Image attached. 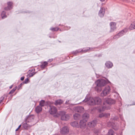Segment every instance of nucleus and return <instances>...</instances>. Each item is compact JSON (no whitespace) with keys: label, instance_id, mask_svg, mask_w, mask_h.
Returning a JSON list of instances; mask_svg holds the SVG:
<instances>
[{"label":"nucleus","instance_id":"nucleus-1","mask_svg":"<svg viewBox=\"0 0 135 135\" xmlns=\"http://www.w3.org/2000/svg\"><path fill=\"white\" fill-rule=\"evenodd\" d=\"M105 103L109 105L114 104L115 101L114 99L109 98H107L105 99V102L104 103V105L101 107L98 108V111L99 112H101L105 110L109 109L110 108V106L108 105H105Z\"/></svg>","mask_w":135,"mask_h":135},{"label":"nucleus","instance_id":"nucleus-2","mask_svg":"<svg viewBox=\"0 0 135 135\" xmlns=\"http://www.w3.org/2000/svg\"><path fill=\"white\" fill-rule=\"evenodd\" d=\"M95 83L96 85L95 89L98 92H99L101 90L100 87L105 85L107 84V82L104 79L98 80L95 82Z\"/></svg>","mask_w":135,"mask_h":135},{"label":"nucleus","instance_id":"nucleus-3","mask_svg":"<svg viewBox=\"0 0 135 135\" xmlns=\"http://www.w3.org/2000/svg\"><path fill=\"white\" fill-rule=\"evenodd\" d=\"M83 101L84 102H87V103L89 105H93L95 104L94 98L92 97H89L88 95L86 97L84 100Z\"/></svg>","mask_w":135,"mask_h":135},{"label":"nucleus","instance_id":"nucleus-4","mask_svg":"<svg viewBox=\"0 0 135 135\" xmlns=\"http://www.w3.org/2000/svg\"><path fill=\"white\" fill-rule=\"evenodd\" d=\"M111 91V89L109 86L105 87L103 89L101 93V95L102 97L105 96L109 94Z\"/></svg>","mask_w":135,"mask_h":135},{"label":"nucleus","instance_id":"nucleus-5","mask_svg":"<svg viewBox=\"0 0 135 135\" xmlns=\"http://www.w3.org/2000/svg\"><path fill=\"white\" fill-rule=\"evenodd\" d=\"M128 29L126 28L122 30L119 33L115 35L113 37L114 39H116L118 38L121 36H123L127 32Z\"/></svg>","mask_w":135,"mask_h":135},{"label":"nucleus","instance_id":"nucleus-6","mask_svg":"<svg viewBox=\"0 0 135 135\" xmlns=\"http://www.w3.org/2000/svg\"><path fill=\"white\" fill-rule=\"evenodd\" d=\"M61 116V119L63 120H67L70 118L69 115L66 114V112L64 111L61 112L60 113Z\"/></svg>","mask_w":135,"mask_h":135},{"label":"nucleus","instance_id":"nucleus-7","mask_svg":"<svg viewBox=\"0 0 135 135\" xmlns=\"http://www.w3.org/2000/svg\"><path fill=\"white\" fill-rule=\"evenodd\" d=\"M108 127H111L112 128L115 130H117L118 128V127L117 124L112 121V119L110 120V121L107 124Z\"/></svg>","mask_w":135,"mask_h":135},{"label":"nucleus","instance_id":"nucleus-8","mask_svg":"<svg viewBox=\"0 0 135 135\" xmlns=\"http://www.w3.org/2000/svg\"><path fill=\"white\" fill-rule=\"evenodd\" d=\"M49 112L51 114H56L57 112V110L56 108L53 106H49Z\"/></svg>","mask_w":135,"mask_h":135},{"label":"nucleus","instance_id":"nucleus-9","mask_svg":"<svg viewBox=\"0 0 135 135\" xmlns=\"http://www.w3.org/2000/svg\"><path fill=\"white\" fill-rule=\"evenodd\" d=\"M110 32L114 31L116 28V23L114 22H112L110 23Z\"/></svg>","mask_w":135,"mask_h":135},{"label":"nucleus","instance_id":"nucleus-10","mask_svg":"<svg viewBox=\"0 0 135 135\" xmlns=\"http://www.w3.org/2000/svg\"><path fill=\"white\" fill-rule=\"evenodd\" d=\"M86 120L82 119L80 121V128H83L85 127L86 125Z\"/></svg>","mask_w":135,"mask_h":135},{"label":"nucleus","instance_id":"nucleus-11","mask_svg":"<svg viewBox=\"0 0 135 135\" xmlns=\"http://www.w3.org/2000/svg\"><path fill=\"white\" fill-rule=\"evenodd\" d=\"M97 121L96 120H94L88 123V126L90 127H93L96 125Z\"/></svg>","mask_w":135,"mask_h":135},{"label":"nucleus","instance_id":"nucleus-12","mask_svg":"<svg viewBox=\"0 0 135 135\" xmlns=\"http://www.w3.org/2000/svg\"><path fill=\"white\" fill-rule=\"evenodd\" d=\"M69 129L68 127L65 126L63 127L60 131L61 133L62 134H66L68 133Z\"/></svg>","mask_w":135,"mask_h":135},{"label":"nucleus","instance_id":"nucleus-13","mask_svg":"<svg viewBox=\"0 0 135 135\" xmlns=\"http://www.w3.org/2000/svg\"><path fill=\"white\" fill-rule=\"evenodd\" d=\"M105 12V9L103 7L101 8L99 12V16L101 17H103L104 16Z\"/></svg>","mask_w":135,"mask_h":135},{"label":"nucleus","instance_id":"nucleus-14","mask_svg":"<svg viewBox=\"0 0 135 135\" xmlns=\"http://www.w3.org/2000/svg\"><path fill=\"white\" fill-rule=\"evenodd\" d=\"M34 117L33 115L28 116L26 119L25 120V121L27 122H30L33 121Z\"/></svg>","mask_w":135,"mask_h":135},{"label":"nucleus","instance_id":"nucleus-15","mask_svg":"<svg viewBox=\"0 0 135 135\" xmlns=\"http://www.w3.org/2000/svg\"><path fill=\"white\" fill-rule=\"evenodd\" d=\"M105 65L108 69L112 68L113 65L112 63L109 61H107L105 63Z\"/></svg>","mask_w":135,"mask_h":135},{"label":"nucleus","instance_id":"nucleus-16","mask_svg":"<svg viewBox=\"0 0 135 135\" xmlns=\"http://www.w3.org/2000/svg\"><path fill=\"white\" fill-rule=\"evenodd\" d=\"M95 104H100L102 102L101 99L99 97H97L94 98Z\"/></svg>","mask_w":135,"mask_h":135},{"label":"nucleus","instance_id":"nucleus-17","mask_svg":"<svg viewBox=\"0 0 135 135\" xmlns=\"http://www.w3.org/2000/svg\"><path fill=\"white\" fill-rule=\"evenodd\" d=\"M75 110L78 112L81 113L83 111L84 108L82 106H79L75 108Z\"/></svg>","mask_w":135,"mask_h":135},{"label":"nucleus","instance_id":"nucleus-18","mask_svg":"<svg viewBox=\"0 0 135 135\" xmlns=\"http://www.w3.org/2000/svg\"><path fill=\"white\" fill-rule=\"evenodd\" d=\"M94 48H90L89 47H87L86 48H84L83 49H80V52H83V53H85L89 51V50H91Z\"/></svg>","mask_w":135,"mask_h":135},{"label":"nucleus","instance_id":"nucleus-19","mask_svg":"<svg viewBox=\"0 0 135 135\" xmlns=\"http://www.w3.org/2000/svg\"><path fill=\"white\" fill-rule=\"evenodd\" d=\"M73 117L74 119L78 120L81 118V116L79 114L76 113L73 115Z\"/></svg>","mask_w":135,"mask_h":135},{"label":"nucleus","instance_id":"nucleus-20","mask_svg":"<svg viewBox=\"0 0 135 135\" xmlns=\"http://www.w3.org/2000/svg\"><path fill=\"white\" fill-rule=\"evenodd\" d=\"M42 110V107L39 105L38 106L35 108V111L37 113H38Z\"/></svg>","mask_w":135,"mask_h":135},{"label":"nucleus","instance_id":"nucleus-21","mask_svg":"<svg viewBox=\"0 0 135 135\" xmlns=\"http://www.w3.org/2000/svg\"><path fill=\"white\" fill-rule=\"evenodd\" d=\"M63 102L62 100L61 99H59L56 100L55 101L54 104L56 105H60Z\"/></svg>","mask_w":135,"mask_h":135},{"label":"nucleus","instance_id":"nucleus-22","mask_svg":"<svg viewBox=\"0 0 135 135\" xmlns=\"http://www.w3.org/2000/svg\"><path fill=\"white\" fill-rule=\"evenodd\" d=\"M70 124L73 127H78L79 126L78 123L76 121H74L71 122Z\"/></svg>","mask_w":135,"mask_h":135},{"label":"nucleus","instance_id":"nucleus-23","mask_svg":"<svg viewBox=\"0 0 135 135\" xmlns=\"http://www.w3.org/2000/svg\"><path fill=\"white\" fill-rule=\"evenodd\" d=\"M89 117V114L87 113H85L83 115L82 118L83 119L86 120H87Z\"/></svg>","mask_w":135,"mask_h":135},{"label":"nucleus","instance_id":"nucleus-24","mask_svg":"<svg viewBox=\"0 0 135 135\" xmlns=\"http://www.w3.org/2000/svg\"><path fill=\"white\" fill-rule=\"evenodd\" d=\"M129 29L130 30H132L135 29V21L133 22L130 25Z\"/></svg>","mask_w":135,"mask_h":135},{"label":"nucleus","instance_id":"nucleus-25","mask_svg":"<svg viewBox=\"0 0 135 135\" xmlns=\"http://www.w3.org/2000/svg\"><path fill=\"white\" fill-rule=\"evenodd\" d=\"M1 16L2 19H4L7 17V16L6 15V12L4 11H3L2 12L1 14Z\"/></svg>","mask_w":135,"mask_h":135},{"label":"nucleus","instance_id":"nucleus-26","mask_svg":"<svg viewBox=\"0 0 135 135\" xmlns=\"http://www.w3.org/2000/svg\"><path fill=\"white\" fill-rule=\"evenodd\" d=\"M47 64L48 63L47 62L44 61L40 65V67L42 69H44L47 66Z\"/></svg>","mask_w":135,"mask_h":135},{"label":"nucleus","instance_id":"nucleus-27","mask_svg":"<svg viewBox=\"0 0 135 135\" xmlns=\"http://www.w3.org/2000/svg\"><path fill=\"white\" fill-rule=\"evenodd\" d=\"M27 122H26V123H23V127L25 129H28L31 126L30 125L28 124Z\"/></svg>","mask_w":135,"mask_h":135},{"label":"nucleus","instance_id":"nucleus-28","mask_svg":"<svg viewBox=\"0 0 135 135\" xmlns=\"http://www.w3.org/2000/svg\"><path fill=\"white\" fill-rule=\"evenodd\" d=\"M13 2H12L9 1L7 2V6H8L11 9L13 8Z\"/></svg>","mask_w":135,"mask_h":135},{"label":"nucleus","instance_id":"nucleus-29","mask_svg":"<svg viewBox=\"0 0 135 135\" xmlns=\"http://www.w3.org/2000/svg\"><path fill=\"white\" fill-rule=\"evenodd\" d=\"M59 29V28L58 27H51L50 29V30L52 31H57Z\"/></svg>","mask_w":135,"mask_h":135},{"label":"nucleus","instance_id":"nucleus-30","mask_svg":"<svg viewBox=\"0 0 135 135\" xmlns=\"http://www.w3.org/2000/svg\"><path fill=\"white\" fill-rule=\"evenodd\" d=\"M45 101L44 100H42L40 101L39 103V106L41 107H43L45 105Z\"/></svg>","mask_w":135,"mask_h":135},{"label":"nucleus","instance_id":"nucleus-31","mask_svg":"<svg viewBox=\"0 0 135 135\" xmlns=\"http://www.w3.org/2000/svg\"><path fill=\"white\" fill-rule=\"evenodd\" d=\"M114 132L112 129H110L108 131V135H114Z\"/></svg>","mask_w":135,"mask_h":135},{"label":"nucleus","instance_id":"nucleus-32","mask_svg":"<svg viewBox=\"0 0 135 135\" xmlns=\"http://www.w3.org/2000/svg\"><path fill=\"white\" fill-rule=\"evenodd\" d=\"M17 86H16L12 90H11L9 93L8 94H13L17 89Z\"/></svg>","mask_w":135,"mask_h":135},{"label":"nucleus","instance_id":"nucleus-33","mask_svg":"<svg viewBox=\"0 0 135 135\" xmlns=\"http://www.w3.org/2000/svg\"><path fill=\"white\" fill-rule=\"evenodd\" d=\"M81 52L80 49H78V50H76L75 51H74L72 53L74 55H76L77 53Z\"/></svg>","mask_w":135,"mask_h":135},{"label":"nucleus","instance_id":"nucleus-34","mask_svg":"<svg viewBox=\"0 0 135 135\" xmlns=\"http://www.w3.org/2000/svg\"><path fill=\"white\" fill-rule=\"evenodd\" d=\"M36 73V72H33L28 74V76L29 77H31L33 76Z\"/></svg>","mask_w":135,"mask_h":135},{"label":"nucleus","instance_id":"nucleus-35","mask_svg":"<svg viewBox=\"0 0 135 135\" xmlns=\"http://www.w3.org/2000/svg\"><path fill=\"white\" fill-rule=\"evenodd\" d=\"M104 117H108L110 116V114L109 113H104Z\"/></svg>","mask_w":135,"mask_h":135},{"label":"nucleus","instance_id":"nucleus-36","mask_svg":"<svg viewBox=\"0 0 135 135\" xmlns=\"http://www.w3.org/2000/svg\"><path fill=\"white\" fill-rule=\"evenodd\" d=\"M112 119V121L113 120L115 121L117 120L118 119V117L117 116H115L113 117Z\"/></svg>","mask_w":135,"mask_h":135},{"label":"nucleus","instance_id":"nucleus-37","mask_svg":"<svg viewBox=\"0 0 135 135\" xmlns=\"http://www.w3.org/2000/svg\"><path fill=\"white\" fill-rule=\"evenodd\" d=\"M23 84V83H21L18 86L17 88L18 90H19L21 88L22 85Z\"/></svg>","mask_w":135,"mask_h":135},{"label":"nucleus","instance_id":"nucleus-38","mask_svg":"<svg viewBox=\"0 0 135 135\" xmlns=\"http://www.w3.org/2000/svg\"><path fill=\"white\" fill-rule=\"evenodd\" d=\"M4 9L6 11H8L11 9L10 8H9L8 6L6 7H4Z\"/></svg>","mask_w":135,"mask_h":135},{"label":"nucleus","instance_id":"nucleus-39","mask_svg":"<svg viewBox=\"0 0 135 135\" xmlns=\"http://www.w3.org/2000/svg\"><path fill=\"white\" fill-rule=\"evenodd\" d=\"M29 80V79L28 78L26 79L24 82L23 83L27 84L28 83V81Z\"/></svg>","mask_w":135,"mask_h":135},{"label":"nucleus","instance_id":"nucleus-40","mask_svg":"<svg viewBox=\"0 0 135 135\" xmlns=\"http://www.w3.org/2000/svg\"><path fill=\"white\" fill-rule=\"evenodd\" d=\"M112 92H114L116 93V95H117V97H119L120 98V97H119V94L117 93V91L114 90L112 91Z\"/></svg>","mask_w":135,"mask_h":135},{"label":"nucleus","instance_id":"nucleus-41","mask_svg":"<svg viewBox=\"0 0 135 135\" xmlns=\"http://www.w3.org/2000/svg\"><path fill=\"white\" fill-rule=\"evenodd\" d=\"M5 96V95H3L0 98V100L2 101L4 99Z\"/></svg>","mask_w":135,"mask_h":135},{"label":"nucleus","instance_id":"nucleus-42","mask_svg":"<svg viewBox=\"0 0 135 135\" xmlns=\"http://www.w3.org/2000/svg\"><path fill=\"white\" fill-rule=\"evenodd\" d=\"M103 117H104V115L103 113L100 114L99 115V117L100 118H102Z\"/></svg>","mask_w":135,"mask_h":135},{"label":"nucleus","instance_id":"nucleus-43","mask_svg":"<svg viewBox=\"0 0 135 135\" xmlns=\"http://www.w3.org/2000/svg\"><path fill=\"white\" fill-rule=\"evenodd\" d=\"M52 60H53L52 59H49L48 60V62H51V61H52Z\"/></svg>","mask_w":135,"mask_h":135},{"label":"nucleus","instance_id":"nucleus-44","mask_svg":"<svg viewBox=\"0 0 135 135\" xmlns=\"http://www.w3.org/2000/svg\"><path fill=\"white\" fill-rule=\"evenodd\" d=\"M24 78H25V77L24 76H22L21 78L20 79L22 81L24 79Z\"/></svg>","mask_w":135,"mask_h":135},{"label":"nucleus","instance_id":"nucleus-45","mask_svg":"<svg viewBox=\"0 0 135 135\" xmlns=\"http://www.w3.org/2000/svg\"><path fill=\"white\" fill-rule=\"evenodd\" d=\"M21 125H20V126H19L18 127V128H17L16 130V131H17L19 128H20L21 126Z\"/></svg>","mask_w":135,"mask_h":135},{"label":"nucleus","instance_id":"nucleus-46","mask_svg":"<svg viewBox=\"0 0 135 135\" xmlns=\"http://www.w3.org/2000/svg\"><path fill=\"white\" fill-rule=\"evenodd\" d=\"M13 86V85H11V86H10L9 87V89H11L12 87Z\"/></svg>","mask_w":135,"mask_h":135},{"label":"nucleus","instance_id":"nucleus-47","mask_svg":"<svg viewBox=\"0 0 135 135\" xmlns=\"http://www.w3.org/2000/svg\"><path fill=\"white\" fill-rule=\"evenodd\" d=\"M67 27V30L69 29L70 28V27Z\"/></svg>","mask_w":135,"mask_h":135},{"label":"nucleus","instance_id":"nucleus-48","mask_svg":"<svg viewBox=\"0 0 135 135\" xmlns=\"http://www.w3.org/2000/svg\"><path fill=\"white\" fill-rule=\"evenodd\" d=\"M135 105V103H133L132 104H131L130 105Z\"/></svg>","mask_w":135,"mask_h":135},{"label":"nucleus","instance_id":"nucleus-49","mask_svg":"<svg viewBox=\"0 0 135 135\" xmlns=\"http://www.w3.org/2000/svg\"><path fill=\"white\" fill-rule=\"evenodd\" d=\"M100 1L102 2H103L105 0H99Z\"/></svg>","mask_w":135,"mask_h":135},{"label":"nucleus","instance_id":"nucleus-50","mask_svg":"<svg viewBox=\"0 0 135 135\" xmlns=\"http://www.w3.org/2000/svg\"><path fill=\"white\" fill-rule=\"evenodd\" d=\"M120 119H122V120L123 119V118L121 117V116H120Z\"/></svg>","mask_w":135,"mask_h":135},{"label":"nucleus","instance_id":"nucleus-51","mask_svg":"<svg viewBox=\"0 0 135 135\" xmlns=\"http://www.w3.org/2000/svg\"><path fill=\"white\" fill-rule=\"evenodd\" d=\"M69 101H68H68H66V103H66V104H68V102H69Z\"/></svg>","mask_w":135,"mask_h":135},{"label":"nucleus","instance_id":"nucleus-52","mask_svg":"<svg viewBox=\"0 0 135 135\" xmlns=\"http://www.w3.org/2000/svg\"><path fill=\"white\" fill-rule=\"evenodd\" d=\"M49 37H50V38H52V37H51V36H49Z\"/></svg>","mask_w":135,"mask_h":135},{"label":"nucleus","instance_id":"nucleus-53","mask_svg":"<svg viewBox=\"0 0 135 135\" xmlns=\"http://www.w3.org/2000/svg\"><path fill=\"white\" fill-rule=\"evenodd\" d=\"M133 1H135V0H132Z\"/></svg>","mask_w":135,"mask_h":135},{"label":"nucleus","instance_id":"nucleus-54","mask_svg":"<svg viewBox=\"0 0 135 135\" xmlns=\"http://www.w3.org/2000/svg\"><path fill=\"white\" fill-rule=\"evenodd\" d=\"M13 95H11V97H12V96H13Z\"/></svg>","mask_w":135,"mask_h":135},{"label":"nucleus","instance_id":"nucleus-55","mask_svg":"<svg viewBox=\"0 0 135 135\" xmlns=\"http://www.w3.org/2000/svg\"><path fill=\"white\" fill-rule=\"evenodd\" d=\"M52 37L54 38H55V37Z\"/></svg>","mask_w":135,"mask_h":135},{"label":"nucleus","instance_id":"nucleus-56","mask_svg":"<svg viewBox=\"0 0 135 135\" xmlns=\"http://www.w3.org/2000/svg\"><path fill=\"white\" fill-rule=\"evenodd\" d=\"M120 135H122V133H121V134H120Z\"/></svg>","mask_w":135,"mask_h":135},{"label":"nucleus","instance_id":"nucleus-57","mask_svg":"<svg viewBox=\"0 0 135 135\" xmlns=\"http://www.w3.org/2000/svg\"><path fill=\"white\" fill-rule=\"evenodd\" d=\"M60 31H61V29H60Z\"/></svg>","mask_w":135,"mask_h":135},{"label":"nucleus","instance_id":"nucleus-58","mask_svg":"<svg viewBox=\"0 0 135 135\" xmlns=\"http://www.w3.org/2000/svg\"><path fill=\"white\" fill-rule=\"evenodd\" d=\"M33 70H34V71L35 70V69H34Z\"/></svg>","mask_w":135,"mask_h":135},{"label":"nucleus","instance_id":"nucleus-59","mask_svg":"<svg viewBox=\"0 0 135 135\" xmlns=\"http://www.w3.org/2000/svg\"><path fill=\"white\" fill-rule=\"evenodd\" d=\"M31 71H33V70H32Z\"/></svg>","mask_w":135,"mask_h":135},{"label":"nucleus","instance_id":"nucleus-60","mask_svg":"<svg viewBox=\"0 0 135 135\" xmlns=\"http://www.w3.org/2000/svg\"><path fill=\"white\" fill-rule=\"evenodd\" d=\"M59 25H61L60 24Z\"/></svg>","mask_w":135,"mask_h":135}]
</instances>
